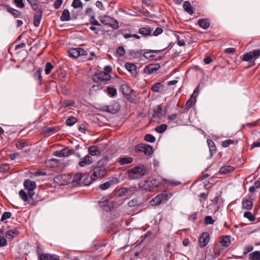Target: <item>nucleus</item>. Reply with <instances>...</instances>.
Masks as SVG:
<instances>
[{
    "mask_svg": "<svg viewBox=\"0 0 260 260\" xmlns=\"http://www.w3.org/2000/svg\"><path fill=\"white\" fill-rule=\"evenodd\" d=\"M62 3V0H56L53 4V7L55 9H57L59 8Z\"/></svg>",
    "mask_w": 260,
    "mask_h": 260,
    "instance_id": "nucleus-62",
    "label": "nucleus"
},
{
    "mask_svg": "<svg viewBox=\"0 0 260 260\" xmlns=\"http://www.w3.org/2000/svg\"><path fill=\"white\" fill-rule=\"evenodd\" d=\"M160 50H148L144 52V56L147 59H152L155 56L154 53L159 52Z\"/></svg>",
    "mask_w": 260,
    "mask_h": 260,
    "instance_id": "nucleus-24",
    "label": "nucleus"
},
{
    "mask_svg": "<svg viewBox=\"0 0 260 260\" xmlns=\"http://www.w3.org/2000/svg\"><path fill=\"white\" fill-rule=\"evenodd\" d=\"M196 102V96H194L193 94L190 96V99L187 101L185 105V109H190L191 106Z\"/></svg>",
    "mask_w": 260,
    "mask_h": 260,
    "instance_id": "nucleus-27",
    "label": "nucleus"
},
{
    "mask_svg": "<svg viewBox=\"0 0 260 260\" xmlns=\"http://www.w3.org/2000/svg\"><path fill=\"white\" fill-rule=\"evenodd\" d=\"M68 53L70 57L75 58L80 56H86L87 55V51L81 48H70Z\"/></svg>",
    "mask_w": 260,
    "mask_h": 260,
    "instance_id": "nucleus-5",
    "label": "nucleus"
},
{
    "mask_svg": "<svg viewBox=\"0 0 260 260\" xmlns=\"http://www.w3.org/2000/svg\"><path fill=\"white\" fill-rule=\"evenodd\" d=\"M90 23L93 26H100L101 24L99 22V21L95 18L94 16H92L90 17L89 20Z\"/></svg>",
    "mask_w": 260,
    "mask_h": 260,
    "instance_id": "nucleus-52",
    "label": "nucleus"
},
{
    "mask_svg": "<svg viewBox=\"0 0 260 260\" xmlns=\"http://www.w3.org/2000/svg\"><path fill=\"white\" fill-rule=\"evenodd\" d=\"M209 241V235L207 232H204L202 234L199 239V243L201 247L206 246Z\"/></svg>",
    "mask_w": 260,
    "mask_h": 260,
    "instance_id": "nucleus-11",
    "label": "nucleus"
},
{
    "mask_svg": "<svg viewBox=\"0 0 260 260\" xmlns=\"http://www.w3.org/2000/svg\"><path fill=\"white\" fill-rule=\"evenodd\" d=\"M253 247L252 246H251V245L247 246L244 248L243 254L244 255H246L249 252L252 251L253 250Z\"/></svg>",
    "mask_w": 260,
    "mask_h": 260,
    "instance_id": "nucleus-56",
    "label": "nucleus"
},
{
    "mask_svg": "<svg viewBox=\"0 0 260 260\" xmlns=\"http://www.w3.org/2000/svg\"><path fill=\"white\" fill-rule=\"evenodd\" d=\"M175 37L177 40V44L179 46H183L185 45L184 40L182 39H181L180 36L178 34H175Z\"/></svg>",
    "mask_w": 260,
    "mask_h": 260,
    "instance_id": "nucleus-49",
    "label": "nucleus"
},
{
    "mask_svg": "<svg viewBox=\"0 0 260 260\" xmlns=\"http://www.w3.org/2000/svg\"><path fill=\"white\" fill-rule=\"evenodd\" d=\"M178 118V115L176 113L172 114L168 117V122L175 121Z\"/></svg>",
    "mask_w": 260,
    "mask_h": 260,
    "instance_id": "nucleus-55",
    "label": "nucleus"
},
{
    "mask_svg": "<svg viewBox=\"0 0 260 260\" xmlns=\"http://www.w3.org/2000/svg\"><path fill=\"white\" fill-rule=\"evenodd\" d=\"M117 53L120 56H123L125 54V50L123 47H119L117 49Z\"/></svg>",
    "mask_w": 260,
    "mask_h": 260,
    "instance_id": "nucleus-61",
    "label": "nucleus"
},
{
    "mask_svg": "<svg viewBox=\"0 0 260 260\" xmlns=\"http://www.w3.org/2000/svg\"><path fill=\"white\" fill-rule=\"evenodd\" d=\"M89 154L91 156H95L100 153L99 148L96 146H90L88 149Z\"/></svg>",
    "mask_w": 260,
    "mask_h": 260,
    "instance_id": "nucleus-31",
    "label": "nucleus"
},
{
    "mask_svg": "<svg viewBox=\"0 0 260 260\" xmlns=\"http://www.w3.org/2000/svg\"><path fill=\"white\" fill-rule=\"evenodd\" d=\"M164 89V86L159 82H157L155 84H154L151 88V89L152 91L155 92H159L161 90H162Z\"/></svg>",
    "mask_w": 260,
    "mask_h": 260,
    "instance_id": "nucleus-28",
    "label": "nucleus"
},
{
    "mask_svg": "<svg viewBox=\"0 0 260 260\" xmlns=\"http://www.w3.org/2000/svg\"><path fill=\"white\" fill-rule=\"evenodd\" d=\"M162 193L158 194L155 198L150 201V204L152 206H157L161 204L162 201Z\"/></svg>",
    "mask_w": 260,
    "mask_h": 260,
    "instance_id": "nucleus-22",
    "label": "nucleus"
},
{
    "mask_svg": "<svg viewBox=\"0 0 260 260\" xmlns=\"http://www.w3.org/2000/svg\"><path fill=\"white\" fill-rule=\"evenodd\" d=\"M39 5V2L37 0H35L30 4L32 9L36 12H39L40 10H42L40 8Z\"/></svg>",
    "mask_w": 260,
    "mask_h": 260,
    "instance_id": "nucleus-37",
    "label": "nucleus"
},
{
    "mask_svg": "<svg viewBox=\"0 0 260 260\" xmlns=\"http://www.w3.org/2000/svg\"><path fill=\"white\" fill-rule=\"evenodd\" d=\"M160 181L157 179H154L151 180H145L141 181L139 183V186L148 191H153L155 188L159 187L160 184Z\"/></svg>",
    "mask_w": 260,
    "mask_h": 260,
    "instance_id": "nucleus-2",
    "label": "nucleus"
},
{
    "mask_svg": "<svg viewBox=\"0 0 260 260\" xmlns=\"http://www.w3.org/2000/svg\"><path fill=\"white\" fill-rule=\"evenodd\" d=\"M151 29L149 27H141L139 30V33L142 35L144 37L151 36Z\"/></svg>",
    "mask_w": 260,
    "mask_h": 260,
    "instance_id": "nucleus-23",
    "label": "nucleus"
},
{
    "mask_svg": "<svg viewBox=\"0 0 260 260\" xmlns=\"http://www.w3.org/2000/svg\"><path fill=\"white\" fill-rule=\"evenodd\" d=\"M235 168L232 166H224L222 167L219 171V173L222 175H226L234 171Z\"/></svg>",
    "mask_w": 260,
    "mask_h": 260,
    "instance_id": "nucleus-18",
    "label": "nucleus"
},
{
    "mask_svg": "<svg viewBox=\"0 0 260 260\" xmlns=\"http://www.w3.org/2000/svg\"><path fill=\"white\" fill-rule=\"evenodd\" d=\"M92 162V157L89 154H87L81 159V160L79 162V165L81 167H84L85 166L90 165Z\"/></svg>",
    "mask_w": 260,
    "mask_h": 260,
    "instance_id": "nucleus-13",
    "label": "nucleus"
},
{
    "mask_svg": "<svg viewBox=\"0 0 260 260\" xmlns=\"http://www.w3.org/2000/svg\"><path fill=\"white\" fill-rule=\"evenodd\" d=\"M214 222V220L211 216H206L204 218V223L206 224H212Z\"/></svg>",
    "mask_w": 260,
    "mask_h": 260,
    "instance_id": "nucleus-51",
    "label": "nucleus"
},
{
    "mask_svg": "<svg viewBox=\"0 0 260 260\" xmlns=\"http://www.w3.org/2000/svg\"><path fill=\"white\" fill-rule=\"evenodd\" d=\"M37 12L34 15L33 23L35 26L38 27L41 22L43 11V10H40Z\"/></svg>",
    "mask_w": 260,
    "mask_h": 260,
    "instance_id": "nucleus-15",
    "label": "nucleus"
},
{
    "mask_svg": "<svg viewBox=\"0 0 260 260\" xmlns=\"http://www.w3.org/2000/svg\"><path fill=\"white\" fill-rule=\"evenodd\" d=\"M167 125L166 124H162L155 127V131L158 133H162L164 132L167 128Z\"/></svg>",
    "mask_w": 260,
    "mask_h": 260,
    "instance_id": "nucleus-40",
    "label": "nucleus"
},
{
    "mask_svg": "<svg viewBox=\"0 0 260 260\" xmlns=\"http://www.w3.org/2000/svg\"><path fill=\"white\" fill-rule=\"evenodd\" d=\"M39 260H60L59 256L55 254L38 253Z\"/></svg>",
    "mask_w": 260,
    "mask_h": 260,
    "instance_id": "nucleus-9",
    "label": "nucleus"
},
{
    "mask_svg": "<svg viewBox=\"0 0 260 260\" xmlns=\"http://www.w3.org/2000/svg\"><path fill=\"white\" fill-rule=\"evenodd\" d=\"M9 170V166L8 164H2L0 165V172L5 173Z\"/></svg>",
    "mask_w": 260,
    "mask_h": 260,
    "instance_id": "nucleus-50",
    "label": "nucleus"
},
{
    "mask_svg": "<svg viewBox=\"0 0 260 260\" xmlns=\"http://www.w3.org/2000/svg\"><path fill=\"white\" fill-rule=\"evenodd\" d=\"M104 18L106 19V20H101V21L105 25H109L113 28L115 29L119 27L118 23L116 20L113 19L109 16H105Z\"/></svg>",
    "mask_w": 260,
    "mask_h": 260,
    "instance_id": "nucleus-8",
    "label": "nucleus"
},
{
    "mask_svg": "<svg viewBox=\"0 0 260 260\" xmlns=\"http://www.w3.org/2000/svg\"><path fill=\"white\" fill-rule=\"evenodd\" d=\"M66 176L65 175L58 176H56L54 178V181L56 183H58V184L61 185H63L67 184L68 182L65 180H63L62 182L61 181L62 179H63L64 178H66Z\"/></svg>",
    "mask_w": 260,
    "mask_h": 260,
    "instance_id": "nucleus-32",
    "label": "nucleus"
},
{
    "mask_svg": "<svg viewBox=\"0 0 260 260\" xmlns=\"http://www.w3.org/2000/svg\"><path fill=\"white\" fill-rule=\"evenodd\" d=\"M198 25L204 29H207L210 26V21L208 19L202 18L198 20Z\"/></svg>",
    "mask_w": 260,
    "mask_h": 260,
    "instance_id": "nucleus-19",
    "label": "nucleus"
},
{
    "mask_svg": "<svg viewBox=\"0 0 260 260\" xmlns=\"http://www.w3.org/2000/svg\"><path fill=\"white\" fill-rule=\"evenodd\" d=\"M184 10L187 12L189 15H192L193 13V9L190 3L188 1H185L183 5Z\"/></svg>",
    "mask_w": 260,
    "mask_h": 260,
    "instance_id": "nucleus-25",
    "label": "nucleus"
},
{
    "mask_svg": "<svg viewBox=\"0 0 260 260\" xmlns=\"http://www.w3.org/2000/svg\"><path fill=\"white\" fill-rule=\"evenodd\" d=\"M27 146L26 142L24 140H20L16 142V146L18 149H22Z\"/></svg>",
    "mask_w": 260,
    "mask_h": 260,
    "instance_id": "nucleus-42",
    "label": "nucleus"
},
{
    "mask_svg": "<svg viewBox=\"0 0 260 260\" xmlns=\"http://www.w3.org/2000/svg\"><path fill=\"white\" fill-rule=\"evenodd\" d=\"M106 173V170L104 166H96L92 170L91 178L92 180H95L98 178L103 177Z\"/></svg>",
    "mask_w": 260,
    "mask_h": 260,
    "instance_id": "nucleus-3",
    "label": "nucleus"
},
{
    "mask_svg": "<svg viewBox=\"0 0 260 260\" xmlns=\"http://www.w3.org/2000/svg\"><path fill=\"white\" fill-rule=\"evenodd\" d=\"M249 259L250 260H260V252L255 251L249 254Z\"/></svg>",
    "mask_w": 260,
    "mask_h": 260,
    "instance_id": "nucleus-36",
    "label": "nucleus"
},
{
    "mask_svg": "<svg viewBox=\"0 0 260 260\" xmlns=\"http://www.w3.org/2000/svg\"><path fill=\"white\" fill-rule=\"evenodd\" d=\"M111 76L106 73L100 72L95 73L92 76L93 80L96 83L110 80Z\"/></svg>",
    "mask_w": 260,
    "mask_h": 260,
    "instance_id": "nucleus-6",
    "label": "nucleus"
},
{
    "mask_svg": "<svg viewBox=\"0 0 260 260\" xmlns=\"http://www.w3.org/2000/svg\"><path fill=\"white\" fill-rule=\"evenodd\" d=\"M146 172V167L143 165L140 164L128 171V177L131 179H138L143 176Z\"/></svg>",
    "mask_w": 260,
    "mask_h": 260,
    "instance_id": "nucleus-1",
    "label": "nucleus"
},
{
    "mask_svg": "<svg viewBox=\"0 0 260 260\" xmlns=\"http://www.w3.org/2000/svg\"><path fill=\"white\" fill-rule=\"evenodd\" d=\"M19 195L20 197L21 198V199L23 201H25V202L27 201L28 196H29L27 195L26 194V193L23 189H21L19 191Z\"/></svg>",
    "mask_w": 260,
    "mask_h": 260,
    "instance_id": "nucleus-45",
    "label": "nucleus"
},
{
    "mask_svg": "<svg viewBox=\"0 0 260 260\" xmlns=\"http://www.w3.org/2000/svg\"><path fill=\"white\" fill-rule=\"evenodd\" d=\"M111 185V183L110 182H106L101 185H100V188L102 190H106L110 187Z\"/></svg>",
    "mask_w": 260,
    "mask_h": 260,
    "instance_id": "nucleus-57",
    "label": "nucleus"
},
{
    "mask_svg": "<svg viewBox=\"0 0 260 260\" xmlns=\"http://www.w3.org/2000/svg\"><path fill=\"white\" fill-rule=\"evenodd\" d=\"M23 185L26 189H27L29 192L28 196L29 198H32V193L31 192L36 187V184L35 182L31 181L30 179L25 180L23 182Z\"/></svg>",
    "mask_w": 260,
    "mask_h": 260,
    "instance_id": "nucleus-7",
    "label": "nucleus"
},
{
    "mask_svg": "<svg viewBox=\"0 0 260 260\" xmlns=\"http://www.w3.org/2000/svg\"><path fill=\"white\" fill-rule=\"evenodd\" d=\"M77 122V119L73 117H71L68 118L66 123L68 126H72Z\"/></svg>",
    "mask_w": 260,
    "mask_h": 260,
    "instance_id": "nucleus-46",
    "label": "nucleus"
},
{
    "mask_svg": "<svg viewBox=\"0 0 260 260\" xmlns=\"http://www.w3.org/2000/svg\"><path fill=\"white\" fill-rule=\"evenodd\" d=\"M260 56V49L254 50L244 54L243 56V60L245 61L252 62L254 59L258 58Z\"/></svg>",
    "mask_w": 260,
    "mask_h": 260,
    "instance_id": "nucleus-4",
    "label": "nucleus"
},
{
    "mask_svg": "<svg viewBox=\"0 0 260 260\" xmlns=\"http://www.w3.org/2000/svg\"><path fill=\"white\" fill-rule=\"evenodd\" d=\"M126 70L132 74L134 77L137 75L136 66L131 63H126L124 65Z\"/></svg>",
    "mask_w": 260,
    "mask_h": 260,
    "instance_id": "nucleus-17",
    "label": "nucleus"
},
{
    "mask_svg": "<svg viewBox=\"0 0 260 260\" xmlns=\"http://www.w3.org/2000/svg\"><path fill=\"white\" fill-rule=\"evenodd\" d=\"M18 233L19 232L17 229L10 230L6 233L5 236L8 239H12L15 236L17 235Z\"/></svg>",
    "mask_w": 260,
    "mask_h": 260,
    "instance_id": "nucleus-29",
    "label": "nucleus"
},
{
    "mask_svg": "<svg viewBox=\"0 0 260 260\" xmlns=\"http://www.w3.org/2000/svg\"><path fill=\"white\" fill-rule=\"evenodd\" d=\"M208 144L210 149V151L212 154V153L215 152L216 151V147L214 143V142L211 140L207 141Z\"/></svg>",
    "mask_w": 260,
    "mask_h": 260,
    "instance_id": "nucleus-43",
    "label": "nucleus"
},
{
    "mask_svg": "<svg viewBox=\"0 0 260 260\" xmlns=\"http://www.w3.org/2000/svg\"><path fill=\"white\" fill-rule=\"evenodd\" d=\"M107 92L109 96L113 97L116 95L117 90L115 88L108 86L107 88Z\"/></svg>",
    "mask_w": 260,
    "mask_h": 260,
    "instance_id": "nucleus-38",
    "label": "nucleus"
},
{
    "mask_svg": "<svg viewBox=\"0 0 260 260\" xmlns=\"http://www.w3.org/2000/svg\"><path fill=\"white\" fill-rule=\"evenodd\" d=\"M242 204L243 208L247 210H250L253 207V203L251 200L243 199Z\"/></svg>",
    "mask_w": 260,
    "mask_h": 260,
    "instance_id": "nucleus-20",
    "label": "nucleus"
},
{
    "mask_svg": "<svg viewBox=\"0 0 260 260\" xmlns=\"http://www.w3.org/2000/svg\"><path fill=\"white\" fill-rule=\"evenodd\" d=\"M162 32H163L162 28L158 27H157L155 28L152 35L154 36H157L161 34L162 33Z\"/></svg>",
    "mask_w": 260,
    "mask_h": 260,
    "instance_id": "nucleus-58",
    "label": "nucleus"
},
{
    "mask_svg": "<svg viewBox=\"0 0 260 260\" xmlns=\"http://www.w3.org/2000/svg\"><path fill=\"white\" fill-rule=\"evenodd\" d=\"M73 151L66 147L60 151H56L53 152V155L57 157H67L72 154Z\"/></svg>",
    "mask_w": 260,
    "mask_h": 260,
    "instance_id": "nucleus-12",
    "label": "nucleus"
},
{
    "mask_svg": "<svg viewBox=\"0 0 260 260\" xmlns=\"http://www.w3.org/2000/svg\"><path fill=\"white\" fill-rule=\"evenodd\" d=\"M120 109V107L117 103H114V104L109 105L107 107V111L111 113H115L117 112Z\"/></svg>",
    "mask_w": 260,
    "mask_h": 260,
    "instance_id": "nucleus-26",
    "label": "nucleus"
},
{
    "mask_svg": "<svg viewBox=\"0 0 260 260\" xmlns=\"http://www.w3.org/2000/svg\"><path fill=\"white\" fill-rule=\"evenodd\" d=\"M42 71L41 70H38L35 74L34 77L35 78L38 79L40 81H42Z\"/></svg>",
    "mask_w": 260,
    "mask_h": 260,
    "instance_id": "nucleus-59",
    "label": "nucleus"
},
{
    "mask_svg": "<svg viewBox=\"0 0 260 260\" xmlns=\"http://www.w3.org/2000/svg\"><path fill=\"white\" fill-rule=\"evenodd\" d=\"M60 20L62 21H67L70 20V14L69 11L67 9H64L60 16Z\"/></svg>",
    "mask_w": 260,
    "mask_h": 260,
    "instance_id": "nucleus-30",
    "label": "nucleus"
},
{
    "mask_svg": "<svg viewBox=\"0 0 260 260\" xmlns=\"http://www.w3.org/2000/svg\"><path fill=\"white\" fill-rule=\"evenodd\" d=\"M244 216L248 219L250 221H253L255 219L252 214L249 211L245 212L244 214Z\"/></svg>",
    "mask_w": 260,
    "mask_h": 260,
    "instance_id": "nucleus-47",
    "label": "nucleus"
},
{
    "mask_svg": "<svg viewBox=\"0 0 260 260\" xmlns=\"http://www.w3.org/2000/svg\"><path fill=\"white\" fill-rule=\"evenodd\" d=\"M162 181H164L168 185L172 186L173 187L178 186L181 183L180 182L176 180H169L166 179H163Z\"/></svg>",
    "mask_w": 260,
    "mask_h": 260,
    "instance_id": "nucleus-35",
    "label": "nucleus"
},
{
    "mask_svg": "<svg viewBox=\"0 0 260 260\" xmlns=\"http://www.w3.org/2000/svg\"><path fill=\"white\" fill-rule=\"evenodd\" d=\"M145 144H139L136 147V151L137 152H143Z\"/></svg>",
    "mask_w": 260,
    "mask_h": 260,
    "instance_id": "nucleus-60",
    "label": "nucleus"
},
{
    "mask_svg": "<svg viewBox=\"0 0 260 260\" xmlns=\"http://www.w3.org/2000/svg\"><path fill=\"white\" fill-rule=\"evenodd\" d=\"M84 174L82 173H77L76 174H75L73 176L72 182L76 183H79V182L81 181V180L82 179V178L84 177Z\"/></svg>",
    "mask_w": 260,
    "mask_h": 260,
    "instance_id": "nucleus-34",
    "label": "nucleus"
},
{
    "mask_svg": "<svg viewBox=\"0 0 260 260\" xmlns=\"http://www.w3.org/2000/svg\"><path fill=\"white\" fill-rule=\"evenodd\" d=\"M13 3L19 8H23L25 6L22 0H13Z\"/></svg>",
    "mask_w": 260,
    "mask_h": 260,
    "instance_id": "nucleus-54",
    "label": "nucleus"
},
{
    "mask_svg": "<svg viewBox=\"0 0 260 260\" xmlns=\"http://www.w3.org/2000/svg\"><path fill=\"white\" fill-rule=\"evenodd\" d=\"M220 242L222 246L225 247H228L231 244L230 237L229 236H223Z\"/></svg>",
    "mask_w": 260,
    "mask_h": 260,
    "instance_id": "nucleus-33",
    "label": "nucleus"
},
{
    "mask_svg": "<svg viewBox=\"0 0 260 260\" xmlns=\"http://www.w3.org/2000/svg\"><path fill=\"white\" fill-rule=\"evenodd\" d=\"M7 244V242L5 238L0 236V247L6 246Z\"/></svg>",
    "mask_w": 260,
    "mask_h": 260,
    "instance_id": "nucleus-63",
    "label": "nucleus"
},
{
    "mask_svg": "<svg viewBox=\"0 0 260 260\" xmlns=\"http://www.w3.org/2000/svg\"><path fill=\"white\" fill-rule=\"evenodd\" d=\"M143 152L147 155H151L153 152L152 147L150 145L145 144Z\"/></svg>",
    "mask_w": 260,
    "mask_h": 260,
    "instance_id": "nucleus-39",
    "label": "nucleus"
},
{
    "mask_svg": "<svg viewBox=\"0 0 260 260\" xmlns=\"http://www.w3.org/2000/svg\"><path fill=\"white\" fill-rule=\"evenodd\" d=\"M95 6L96 7L99 8L101 10H104L105 7H104L103 4L101 1H98L95 3Z\"/></svg>",
    "mask_w": 260,
    "mask_h": 260,
    "instance_id": "nucleus-64",
    "label": "nucleus"
},
{
    "mask_svg": "<svg viewBox=\"0 0 260 260\" xmlns=\"http://www.w3.org/2000/svg\"><path fill=\"white\" fill-rule=\"evenodd\" d=\"M160 67L158 63L150 64L145 67L144 71L146 74H152L158 70Z\"/></svg>",
    "mask_w": 260,
    "mask_h": 260,
    "instance_id": "nucleus-10",
    "label": "nucleus"
},
{
    "mask_svg": "<svg viewBox=\"0 0 260 260\" xmlns=\"http://www.w3.org/2000/svg\"><path fill=\"white\" fill-rule=\"evenodd\" d=\"M144 140L150 143H153L155 141V138L151 134H147L145 136Z\"/></svg>",
    "mask_w": 260,
    "mask_h": 260,
    "instance_id": "nucleus-48",
    "label": "nucleus"
},
{
    "mask_svg": "<svg viewBox=\"0 0 260 260\" xmlns=\"http://www.w3.org/2000/svg\"><path fill=\"white\" fill-rule=\"evenodd\" d=\"M11 216V213L10 212H5L3 214L1 221H3L6 219H9Z\"/></svg>",
    "mask_w": 260,
    "mask_h": 260,
    "instance_id": "nucleus-53",
    "label": "nucleus"
},
{
    "mask_svg": "<svg viewBox=\"0 0 260 260\" xmlns=\"http://www.w3.org/2000/svg\"><path fill=\"white\" fill-rule=\"evenodd\" d=\"M133 158L130 156L121 157L117 159V161L120 165H125L133 162Z\"/></svg>",
    "mask_w": 260,
    "mask_h": 260,
    "instance_id": "nucleus-16",
    "label": "nucleus"
},
{
    "mask_svg": "<svg viewBox=\"0 0 260 260\" xmlns=\"http://www.w3.org/2000/svg\"><path fill=\"white\" fill-rule=\"evenodd\" d=\"M164 112L160 106H157L154 108L153 117H157L158 119H160L164 115Z\"/></svg>",
    "mask_w": 260,
    "mask_h": 260,
    "instance_id": "nucleus-14",
    "label": "nucleus"
},
{
    "mask_svg": "<svg viewBox=\"0 0 260 260\" xmlns=\"http://www.w3.org/2000/svg\"><path fill=\"white\" fill-rule=\"evenodd\" d=\"M7 10L9 13L11 14L15 18H21L22 13L20 11L11 8L9 6L7 7Z\"/></svg>",
    "mask_w": 260,
    "mask_h": 260,
    "instance_id": "nucleus-21",
    "label": "nucleus"
},
{
    "mask_svg": "<svg viewBox=\"0 0 260 260\" xmlns=\"http://www.w3.org/2000/svg\"><path fill=\"white\" fill-rule=\"evenodd\" d=\"M53 68V66L52 64V63L50 62H48L46 63L45 65V72L46 75L49 74L52 70Z\"/></svg>",
    "mask_w": 260,
    "mask_h": 260,
    "instance_id": "nucleus-41",
    "label": "nucleus"
},
{
    "mask_svg": "<svg viewBox=\"0 0 260 260\" xmlns=\"http://www.w3.org/2000/svg\"><path fill=\"white\" fill-rule=\"evenodd\" d=\"M72 6L75 9L82 8V3L80 0H74Z\"/></svg>",
    "mask_w": 260,
    "mask_h": 260,
    "instance_id": "nucleus-44",
    "label": "nucleus"
}]
</instances>
